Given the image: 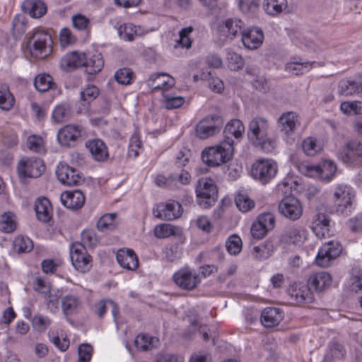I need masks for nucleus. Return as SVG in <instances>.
<instances>
[{
  "label": "nucleus",
  "instance_id": "15",
  "mask_svg": "<svg viewBox=\"0 0 362 362\" xmlns=\"http://www.w3.org/2000/svg\"><path fill=\"white\" fill-rule=\"evenodd\" d=\"M339 158L346 164H361L362 139L349 141L340 153Z\"/></svg>",
  "mask_w": 362,
  "mask_h": 362
},
{
  "label": "nucleus",
  "instance_id": "21",
  "mask_svg": "<svg viewBox=\"0 0 362 362\" xmlns=\"http://www.w3.org/2000/svg\"><path fill=\"white\" fill-rule=\"evenodd\" d=\"M82 127L79 125H67L62 128L57 134V139L61 145L74 146L75 141L81 136Z\"/></svg>",
  "mask_w": 362,
  "mask_h": 362
},
{
  "label": "nucleus",
  "instance_id": "22",
  "mask_svg": "<svg viewBox=\"0 0 362 362\" xmlns=\"http://www.w3.org/2000/svg\"><path fill=\"white\" fill-rule=\"evenodd\" d=\"M148 86L153 90H162L167 93L175 84V79L165 74H156L151 76L147 82Z\"/></svg>",
  "mask_w": 362,
  "mask_h": 362
},
{
  "label": "nucleus",
  "instance_id": "19",
  "mask_svg": "<svg viewBox=\"0 0 362 362\" xmlns=\"http://www.w3.org/2000/svg\"><path fill=\"white\" fill-rule=\"evenodd\" d=\"M299 125V117L294 112H284L277 119L279 130L288 136L293 134Z\"/></svg>",
  "mask_w": 362,
  "mask_h": 362
},
{
  "label": "nucleus",
  "instance_id": "14",
  "mask_svg": "<svg viewBox=\"0 0 362 362\" xmlns=\"http://www.w3.org/2000/svg\"><path fill=\"white\" fill-rule=\"evenodd\" d=\"M244 22L238 18H230L219 21L216 30L221 37L233 40L243 31Z\"/></svg>",
  "mask_w": 362,
  "mask_h": 362
},
{
  "label": "nucleus",
  "instance_id": "25",
  "mask_svg": "<svg viewBox=\"0 0 362 362\" xmlns=\"http://www.w3.org/2000/svg\"><path fill=\"white\" fill-rule=\"evenodd\" d=\"M284 317V313L281 309L267 307L262 310L260 320L265 327H273L277 326Z\"/></svg>",
  "mask_w": 362,
  "mask_h": 362
},
{
  "label": "nucleus",
  "instance_id": "41",
  "mask_svg": "<svg viewBox=\"0 0 362 362\" xmlns=\"http://www.w3.org/2000/svg\"><path fill=\"white\" fill-rule=\"evenodd\" d=\"M181 230L180 228L174 226L169 223H161L154 228V235L158 238H167L170 236L180 235Z\"/></svg>",
  "mask_w": 362,
  "mask_h": 362
},
{
  "label": "nucleus",
  "instance_id": "3",
  "mask_svg": "<svg viewBox=\"0 0 362 362\" xmlns=\"http://www.w3.org/2000/svg\"><path fill=\"white\" fill-rule=\"evenodd\" d=\"M332 199L336 212L346 216L354 207V190L347 185H336L333 189Z\"/></svg>",
  "mask_w": 362,
  "mask_h": 362
},
{
  "label": "nucleus",
  "instance_id": "42",
  "mask_svg": "<svg viewBox=\"0 0 362 362\" xmlns=\"http://www.w3.org/2000/svg\"><path fill=\"white\" fill-rule=\"evenodd\" d=\"M15 98L6 84H0V108L8 111L14 105Z\"/></svg>",
  "mask_w": 362,
  "mask_h": 362
},
{
  "label": "nucleus",
  "instance_id": "57",
  "mask_svg": "<svg viewBox=\"0 0 362 362\" xmlns=\"http://www.w3.org/2000/svg\"><path fill=\"white\" fill-rule=\"evenodd\" d=\"M256 220L259 222L266 230H272L276 224L275 216L271 212H264L259 214Z\"/></svg>",
  "mask_w": 362,
  "mask_h": 362
},
{
  "label": "nucleus",
  "instance_id": "44",
  "mask_svg": "<svg viewBox=\"0 0 362 362\" xmlns=\"http://www.w3.org/2000/svg\"><path fill=\"white\" fill-rule=\"evenodd\" d=\"M117 214L115 213L106 214L102 216L97 223V228L101 232L114 230L117 225Z\"/></svg>",
  "mask_w": 362,
  "mask_h": 362
},
{
  "label": "nucleus",
  "instance_id": "2",
  "mask_svg": "<svg viewBox=\"0 0 362 362\" xmlns=\"http://www.w3.org/2000/svg\"><path fill=\"white\" fill-rule=\"evenodd\" d=\"M234 141L223 140L220 144L205 148L202 153L203 162L210 167H218L229 161L234 152Z\"/></svg>",
  "mask_w": 362,
  "mask_h": 362
},
{
  "label": "nucleus",
  "instance_id": "55",
  "mask_svg": "<svg viewBox=\"0 0 362 362\" xmlns=\"http://www.w3.org/2000/svg\"><path fill=\"white\" fill-rule=\"evenodd\" d=\"M226 247L230 255H236L239 254L242 250L241 238L236 235L230 236L226 243Z\"/></svg>",
  "mask_w": 362,
  "mask_h": 362
},
{
  "label": "nucleus",
  "instance_id": "49",
  "mask_svg": "<svg viewBox=\"0 0 362 362\" xmlns=\"http://www.w3.org/2000/svg\"><path fill=\"white\" fill-rule=\"evenodd\" d=\"M340 110L346 115H362V102L344 101L340 105Z\"/></svg>",
  "mask_w": 362,
  "mask_h": 362
},
{
  "label": "nucleus",
  "instance_id": "46",
  "mask_svg": "<svg viewBox=\"0 0 362 362\" xmlns=\"http://www.w3.org/2000/svg\"><path fill=\"white\" fill-rule=\"evenodd\" d=\"M163 105L166 109H175L181 107L185 103V98L176 95L174 93H163Z\"/></svg>",
  "mask_w": 362,
  "mask_h": 362
},
{
  "label": "nucleus",
  "instance_id": "26",
  "mask_svg": "<svg viewBox=\"0 0 362 362\" xmlns=\"http://www.w3.org/2000/svg\"><path fill=\"white\" fill-rule=\"evenodd\" d=\"M118 264L124 269L134 271L138 268V258L134 250L131 249L119 250L116 255Z\"/></svg>",
  "mask_w": 362,
  "mask_h": 362
},
{
  "label": "nucleus",
  "instance_id": "53",
  "mask_svg": "<svg viewBox=\"0 0 362 362\" xmlns=\"http://www.w3.org/2000/svg\"><path fill=\"white\" fill-rule=\"evenodd\" d=\"M15 249L19 252H28L33 247V241L25 236H18L13 242Z\"/></svg>",
  "mask_w": 362,
  "mask_h": 362
},
{
  "label": "nucleus",
  "instance_id": "4",
  "mask_svg": "<svg viewBox=\"0 0 362 362\" xmlns=\"http://www.w3.org/2000/svg\"><path fill=\"white\" fill-rule=\"evenodd\" d=\"M198 204L207 209L212 206L218 197V189L211 177H202L198 180L195 189Z\"/></svg>",
  "mask_w": 362,
  "mask_h": 362
},
{
  "label": "nucleus",
  "instance_id": "61",
  "mask_svg": "<svg viewBox=\"0 0 362 362\" xmlns=\"http://www.w3.org/2000/svg\"><path fill=\"white\" fill-rule=\"evenodd\" d=\"M310 288L308 286H301L295 293L296 301L298 303H310L313 300V296Z\"/></svg>",
  "mask_w": 362,
  "mask_h": 362
},
{
  "label": "nucleus",
  "instance_id": "12",
  "mask_svg": "<svg viewBox=\"0 0 362 362\" xmlns=\"http://www.w3.org/2000/svg\"><path fill=\"white\" fill-rule=\"evenodd\" d=\"M174 282L179 287L185 290H194L201 283L199 274L193 269L182 267L173 275Z\"/></svg>",
  "mask_w": 362,
  "mask_h": 362
},
{
  "label": "nucleus",
  "instance_id": "54",
  "mask_svg": "<svg viewBox=\"0 0 362 362\" xmlns=\"http://www.w3.org/2000/svg\"><path fill=\"white\" fill-rule=\"evenodd\" d=\"M193 28L192 27H187L182 29L179 32V39L176 40L175 47H185L189 48L192 46V40H190L189 35L192 32Z\"/></svg>",
  "mask_w": 362,
  "mask_h": 362
},
{
  "label": "nucleus",
  "instance_id": "35",
  "mask_svg": "<svg viewBox=\"0 0 362 362\" xmlns=\"http://www.w3.org/2000/svg\"><path fill=\"white\" fill-rule=\"evenodd\" d=\"M287 240L293 244L300 246L308 238V232L300 226H293L288 229L286 232Z\"/></svg>",
  "mask_w": 362,
  "mask_h": 362
},
{
  "label": "nucleus",
  "instance_id": "64",
  "mask_svg": "<svg viewBox=\"0 0 362 362\" xmlns=\"http://www.w3.org/2000/svg\"><path fill=\"white\" fill-rule=\"evenodd\" d=\"M349 286L354 292L362 291V272L356 271L349 279Z\"/></svg>",
  "mask_w": 362,
  "mask_h": 362
},
{
  "label": "nucleus",
  "instance_id": "34",
  "mask_svg": "<svg viewBox=\"0 0 362 362\" xmlns=\"http://www.w3.org/2000/svg\"><path fill=\"white\" fill-rule=\"evenodd\" d=\"M81 307V300L74 295L69 294L62 299V309L66 316L76 313Z\"/></svg>",
  "mask_w": 362,
  "mask_h": 362
},
{
  "label": "nucleus",
  "instance_id": "58",
  "mask_svg": "<svg viewBox=\"0 0 362 362\" xmlns=\"http://www.w3.org/2000/svg\"><path fill=\"white\" fill-rule=\"evenodd\" d=\"M141 150L142 146L140 138L136 134H134V135L132 136L130 139L128 150V156L130 158H135L139 155L140 151Z\"/></svg>",
  "mask_w": 362,
  "mask_h": 362
},
{
  "label": "nucleus",
  "instance_id": "37",
  "mask_svg": "<svg viewBox=\"0 0 362 362\" xmlns=\"http://www.w3.org/2000/svg\"><path fill=\"white\" fill-rule=\"evenodd\" d=\"M158 344V339L148 334H139L134 340L135 346L138 350L148 351L156 347Z\"/></svg>",
  "mask_w": 362,
  "mask_h": 362
},
{
  "label": "nucleus",
  "instance_id": "36",
  "mask_svg": "<svg viewBox=\"0 0 362 362\" xmlns=\"http://www.w3.org/2000/svg\"><path fill=\"white\" fill-rule=\"evenodd\" d=\"M104 62L101 54L96 53L87 58L85 56V63L83 66L88 74L99 73L103 68Z\"/></svg>",
  "mask_w": 362,
  "mask_h": 362
},
{
  "label": "nucleus",
  "instance_id": "56",
  "mask_svg": "<svg viewBox=\"0 0 362 362\" xmlns=\"http://www.w3.org/2000/svg\"><path fill=\"white\" fill-rule=\"evenodd\" d=\"M99 95V89L93 85H88L81 91V99L84 103L89 104Z\"/></svg>",
  "mask_w": 362,
  "mask_h": 362
},
{
  "label": "nucleus",
  "instance_id": "7",
  "mask_svg": "<svg viewBox=\"0 0 362 362\" xmlns=\"http://www.w3.org/2000/svg\"><path fill=\"white\" fill-rule=\"evenodd\" d=\"M278 171L277 163L272 159H258L252 165L251 175L262 184L272 180Z\"/></svg>",
  "mask_w": 362,
  "mask_h": 362
},
{
  "label": "nucleus",
  "instance_id": "28",
  "mask_svg": "<svg viewBox=\"0 0 362 362\" xmlns=\"http://www.w3.org/2000/svg\"><path fill=\"white\" fill-rule=\"evenodd\" d=\"M86 147L96 161H104L108 158L107 147L101 139H94L87 141Z\"/></svg>",
  "mask_w": 362,
  "mask_h": 362
},
{
  "label": "nucleus",
  "instance_id": "1",
  "mask_svg": "<svg viewBox=\"0 0 362 362\" xmlns=\"http://www.w3.org/2000/svg\"><path fill=\"white\" fill-rule=\"evenodd\" d=\"M269 122L265 117H255L248 124L247 137L256 147L264 152H272L276 147V141L269 135Z\"/></svg>",
  "mask_w": 362,
  "mask_h": 362
},
{
  "label": "nucleus",
  "instance_id": "6",
  "mask_svg": "<svg viewBox=\"0 0 362 362\" xmlns=\"http://www.w3.org/2000/svg\"><path fill=\"white\" fill-rule=\"evenodd\" d=\"M51 36L46 32L37 30L29 39L28 47L32 56L44 59L51 52Z\"/></svg>",
  "mask_w": 362,
  "mask_h": 362
},
{
  "label": "nucleus",
  "instance_id": "32",
  "mask_svg": "<svg viewBox=\"0 0 362 362\" xmlns=\"http://www.w3.org/2000/svg\"><path fill=\"white\" fill-rule=\"evenodd\" d=\"M244 132L245 126L243 123L240 119H231L225 127V139L223 140L233 141L231 136L235 137L236 139H240L243 137Z\"/></svg>",
  "mask_w": 362,
  "mask_h": 362
},
{
  "label": "nucleus",
  "instance_id": "23",
  "mask_svg": "<svg viewBox=\"0 0 362 362\" xmlns=\"http://www.w3.org/2000/svg\"><path fill=\"white\" fill-rule=\"evenodd\" d=\"M332 278L327 272H319L310 276L308 286L316 292H322L327 289L332 284Z\"/></svg>",
  "mask_w": 362,
  "mask_h": 362
},
{
  "label": "nucleus",
  "instance_id": "52",
  "mask_svg": "<svg viewBox=\"0 0 362 362\" xmlns=\"http://www.w3.org/2000/svg\"><path fill=\"white\" fill-rule=\"evenodd\" d=\"M115 80L122 85L131 84L134 80V74L129 68H122L115 74Z\"/></svg>",
  "mask_w": 362,
  "mask_h": 362
},
{
  "label": "nucleus",
  "instance_id": "38",
  "mask_svg": "<svg viewBox=\"0 0 362 362\" xmlns=\"http://www.w3.org/2000/svg\"><path fill=\"white\" fill-rule=\"evenodd\" d=\"M17 227V219L15 214L7 211L0 216V230L4 233H12Z\"/></svg>",
  "mask_w": 362,
  "mask_h": 362
},
{
  "label": "nucleus",
  "instance_id": "18",
  "mask_svg": "<svg viewBox=\"0 0 362 362\" xmlns=\"http://www.w3.org/2000/svg\"><path fill=\"white\" fill-rule=\"evenodd\" d=\"M56 175L62 184L67 186L76 185L80 182L81 179L76 169L63 162L57 165Z\"/></svg>",
  "mask_w": 362,
  "mask_h": 362
},
{
  "label": "nucleus",
  "instance_id": "31",
  "mask_svg": "<svg viewBox=\"0 0 362 362\" xmlns=\"http://www.w3.org/2000/svg\"><path fill=\"white\" fill-rule=\"evenodd\" d=\"M119 37L127 41H132L137 36L145 34L144 30L140 26H136L131 23H126L117 28Z\"/></svg>",
  "mask_w": 362,
  "mask_h": 362
},
{
  "label": "nucleus",
  "instance_id": "27",
  "mask_svg": "<svg viewBox=\"0 0 362 362\" xmlns=\"http://www.w3.org/2000/svg\"><path fill=\"white\" fill-rule=\"evenodd\" d=\"M85 54L78 52H71L64 55L60 62L61 68L66 71H71L83 66Z\"/></svg>",
  "mask_w": 362,
  "mask_h": 362
},
{
  "label": "nucleus",
  "instance_id": "5",
  "mask_svg": "<svg viewBox=\"0 0 362 362\" xmlns=\"http://www.w3.org/2000/svg\"><path fill=\"white\" fill-rule=\"evenodd\" d=\"M301 170L308 177L317 178L329 182L335 176L337 165L331 160H325L317 165H303Z\"/></svg>",
  "mask_w": 362,
  "mask_h": 362
},
{
  "label": "nucleus",
  "instance_id": "63",
  "mask_svg": "<svg viewBox=\"0 0 362 362\" xmlns=\"http://www.w3.org/2000/svg\"><path fill=\"white\" fill-rule=\"evenodd\" d=\"M44 298L47 309L52 313H56L59 305V296L57 292L51 290L47 295H44Z\"/></svg>",
  "mask_w": 362,
  "mask_h": 362
},
{
  "label": "nucleus",
  "instance_id": "62",
  "mask_svg": "<svg viewBox=\"0 0 362 362\" xmlns=\"http://www.w3.org/2000/svg\"><path fill=\"white\" fill-rule=\"evenodd\" d=\"M28 148L34 152L41 153L45 151V146L42 137L37 135H31L27 139Z\"/></svg>",
  "mask_w": 362,
  "mask_h": 362
},
{
  "label": "nucleus",
  "instance_id": "8",
  "mask_svg": "<svg viewBox=\"0 0 362 362\" xmlns=\"http://www.w3.org/2000/svg\"><path fill=\"white\" fill-rule=\"evenodd\" d=\"M342 252V247L337 240L324 243L318 250L315 257L316 264L320 267H328Z\"/></svg>",
  "mask_w": 362,
  "mask_h": 362
},
{
  "label": "nucleus",
  "instance_id": "43",
  "mask_svg": "<svg viewBox=\"0 0 362 362\" xmlns=\"http://www.w3.org/2000/svg\"><path fill=\"white\" fill-rule=\"evenodd\" d=\"M315 64V62H291L286 64L285 69L286 71L295 75L303 74L308 72Z\"/></svg>",
  "mask_w": 362,
  "mask_h": 362
},
{
  "label": "nucleus",
  "instance_id": "40",
  "mask_svg": "<svg viewBox=\"0 0 362 362\" xmlns=\"http://www.w3.org/2000/svg\"><path fill=\"white\" fill-rule=\"evenodd\" d=\"M302 148L306 155L314 156L322 151L323 145L317 139L310 136L303 140Z\"/></svg>",
  "mask_w": 362,
  "mask_h": 362
},
{
  "label": "nucleus",
  "instance_id": "16",
  "mask_svg": "<svg viewBox=\"0 0 362 362\" xmlns=\"http://www.w3.org/2000/svg\"><path fill=\"white\" fill-rule=\"evenodd\" d=\"M264 35L260 28L251 27L241 32V41L243 46L249 50L259 48L264 41Z\"/></svg>",
  "mask_w": 362,
  "mask_h": 362
},
{
  "label": "nucleus",
  "instance_id": "33",
  "mask_svg": "<svg viewBox=\"0 0 362 362\" xmlns=\"http://www.w3.org/2000/svg\"><path fill=\"white\" fill-rule=\"evenodd\" d=\"M35 210L37 219L42 222H47L51 218L52 208L47 198H40L35 202Z\"/></svg>",
  "mask_w": 362,
  "mask_h": 362
},
{
  "label": "nucleus",
  "instance_id": "59",
  "mask_svg": "<svg viewBox=\"0 0 362 362\" xmlns=\"http://www.w3.org/2000/svg\"><path fill=\"white\" fill-rule=\"evenodd\" d=\"M239 9L244 13H255L259 7V0H238Z\"/></svg>",
  "mask_w": 362,
  "mask_h": 362
},
{
  "label": "nucleus",
  "instance_id": "47",
  "mask_svg": "<svg viewBox=\"0 0 362 362\" xmlns=\"http://www.w3.org/2000/svg\"><path fill=\"white\" fill-rule=\"evenodd\" d=\"M190 181L191 175L189 172L185 170H182L178 175L173 174L170 176V188H179L182 185L189 184Z\"/></svg>",
  "mask_w": 362,
  "mask_h": 362
},
{
  "label": "nucleus",
  "instance_id": "29",
  "mask_svg": "<svg viewBox=\"0 0 362 362\" xmlns=\"http://www.w3.org/2000/svg\"><path fill=\"white\" fill-rule=\"evenodd\" d=\"M340 95L349 96L354 94L362 95V78L354 80H341L338 85Z\"/></svg>",
  "mask_w": 362,
  "mask_h": 362
},
{
  "label": "nucleus",
  "instance_id": "20",
  "mask_svg": "<svg viewBox=\"0 0 362 362\" xmlns=\"http://www.w3.org/2000/svg\"><path fill=\"white\" fill-rule=\"evenodd\" d=\"M312 230L319 238H326L332 235L330 219L324 213L318 212L312 222Z\"/></svg>",
  "mask_w": 362,
  "mask_h": 362
},
{
  "label": "nucleus",
  "instance_id": "9",
  "mask_svg": "<svg viewBox=\"0 0 362 362\" xmlns=\"http://www.w3.org/2000/svg\"><path fill=\"white\" fill-rule=\"evenodd\" d=\"M223 126V119L218 115L205 117L196 126V133L201 139H206L218 134Z\"/></svg>",
  "mask_w": 362,
  "mask_h": 362
},
{
  "label": "nucleus",
  "instance_id": "51",
  "mask_svg": "<svg viewBox=\"0 0 362 362\" xmlns=\"http://www.w3.org/2000/svg\"><path fill=\"white\" fill-rule=\"evenodd\" d=\"M71 115L69 106L66 104H60L53 110L52 118L57 123L67 120Z\"/></svg>",
  "mask_w": 362,
  "mask_h": 362
},
{
  "label": "nucleus",
  "instance_id": "10",
  "mask_svg": "<svg viewBox=\"0 0 362 362\" xmlns=\"http://www.w3.org/2000/svg\"><path fill=\"white\" fill-rule=\"evenodd\" d=\"M45 165L42 159L35 157L21 158L17 166V172L22 178H37L45 171Z\"/></svg>",
  "mask_w": 362,
  "mask_h": 362
},
{
  "label": "nucleus",
  "instance_id": "17",
  "mask_svg": "<svg viewBox=\"0 0 362 362\" xmlns=\"http://www.w3.org/2000/svg\"><path fill=\"white\" fill-rule=\"evenodd\" d=\"M156 217L163 220H174L179 218L182 214V206L175 201H170L166 203H160L153 210Z\"/></svg>",
  "mask_w": 362,
  "mask_h": 362
},
{
  "label": "nucleus",
  "instance_id": "60",
  "mask_svg": "<svg viewBox=\"0 0 362 362\" xmlns=\"http://www.w3.org/2000/svg\"><path fill=\"white\" fill-rule=\"evenodd\" d=\"M228 66L230 69L238 71L244 66V60L241 55L235 52H228L227 54Z\"/></svg>",
  "mask_w": 362,
  "mask_h": 362
},
{
  "label": "nucleus",
  "instance_id": "13",
  "mask_svg": "<svg viewBox=\"0 0 362 362\" xmlns=\"http://www.w3.org/2000/svg\"><path fill=\"white\" fill-rule=\"evenodd\" d=\"M281 215L291 221L298 220L303 215V208L298 199L293 196H286L278 206Z\"/></svg>",
  "mask_w": 362,
  "mask_h": 362
},
{
  "label": "nucleus",
  "instance_id": "50",
  "mask_svg": "<svg viewBox=\"0 0 362 362\" xmlns=\"http://www.w3.org/2000/svg\"><path fill=\"white\" fill-rule=\"evenodd\" d=\"M235 204L242 212H247L255 206L254 201L247 194L243 192H240L236 195Z\"/></svg>",
  "mask_w": 362,
  "mask_h": 362
},
{
  "label": "nucleus",
  "instance_id": "48",
  "mask_svg": "<svg viewBox=\"0 0 362 362\" xmlns=\"http://www.w3.org/2000/svg\"><path fill=\"white\" fill-rule=\"evenodd\" d=\"M274 245L272 241L267 240L262 244L254 247V255L258 259H265L274 252Z\"/></svg>",
  "mask_w": 362,
  "mask_h": 362
},
{
  "label": "nucleus",
  "instance_id": "39",
  "mask_svg": "<svg viewBox=\"0 0 362 362\" xmlns=\"http://www.w3.org/2000/svg\"><path fill=\"white\" fill-rule=\"evenodd\" d=\"M34 85L39 92H46L49 90H55L57 86L52 77L46 74H38L34 80Z\"/></svg>",
  "mask_w": 362,
  "mask_h": 362
},
{
  "label": "nucleus",
  "instance_id": "45",
  "mask_svg": "<svg viewBox=\"0 0 362 362\" xmlns=\"http://www.w3.org/2000/svg\"><path fill=\"white\" fill-rule=\"evenodd\" d=\"M287 6L286 0H264L263 8L270 16H276L283 11Z\"/></svg>",
  "mask_w": 362,
  "mask_h": 362
},
{
  "label": "nucleus",
  "instance_id": "24",
  "mask_svg": "<svg viewBox=\"0 0 362 362\" xmlns=\"http://www.w3.org/2000/svg\"><path fill=\"white\" fill-rule=\"evenodd\" d=\"M85 200V195L80 190L66 191L61 195L63 205L72 210L81 209L84 205Z\"/></svg>",
  "mask_w": 362,
  "mask_h": 362
},
{
  "label": "nucleus",
  "instance_id": "30",
  "mask_svg": "<svg viewBox=\"0 0 362 362\" xmlns=\"http://www.w3.org/2000/svg\"><path fill=\"white\" fill-rule=\"evenodd\" d=\"M22 6L24 12L33 18L42 17L47 10L46 4L41 0H25Z\"/></svg>",
  "mask_w": 362,
  "mask_h": 362
},
{
  "label": "nucleus",
  "instance_id": "11",
  "mask_svg": "<svg viewBox=\"0 0 362 362\" xmlns=\"http://www.w3.org/2000/svg\"><path fill=\"white\" fill-rule=\"evenodd\" d=\"M70 258L73 266L79 272H88L92 267L91 256L81 243L76 242L71 245Z\"/></svg>",
  "mask_w": 362,
  "mask_h": 362
}]
</instances>
